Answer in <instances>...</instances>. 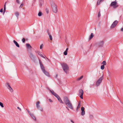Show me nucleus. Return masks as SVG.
<instances>
[{"label": "nucleus", "mask_w": 123, "mask_h": 123, "mask_svg": "<svg viewBox=\"0 0 123 123\" xmlns=\"http://www.w3.org/2000/svg\"><path fill=\"white\" fill-rule=\"evenodd\" d=\"M104 0H98L97 3V5H99L100 3L103 1Z\"/></svg>", "instance_id": "nucleus-22"}, {"label": "nucleus", "mask_w": 123, "mask_h": 123, "mask_svg": "<svg viewBox=\"0 0 123 123\" xmlns=\"http://www.w3.org/2000/svg\"><path fill=\"white\" fill-rule=\"evenodd\" d=\"M4 7L6 8V5L5 4L4 6Z\"/></svg>", "instance_id": "nucleus-47"}, {"label": "nucleus", "mask_w": 123, "mask_h": 123, "mask_svg": "<svg viewBox=\"0 0 123 123\" xmlns=\"http://www.w3.org/2000/svg\"><path fill=\"white\" fill-rule=\"evenodd\" d=\"M63 101L65 104L68 108L71 109H73V107L72 104L67 97H64Z\"/></svg>", "instance_id": "nucleus-1"}, {"label": "nucleus", "mask_w": 123, "mask_h": 123, "mask_svg": "<svg viewBox=\"0 0 123 123\" xmlns=\"http://www.w3.org/2000/svg\"><path fill=\"white\" fill-rule=\"evenodd\" d=\"M68 107L67 106H66V108L67 109V110H68V111H69V109L68 108Z\"/></svg>", "instance_id": "nucleus-43"}, {"label": "nucleus", "mask_w": 123, "mask_h": 123, "mask_svg": "<svg viewBox=\"0 0 123 123\" xmlns=\"http://www.w3.org/2000/svg\"><path fill=\"white\" fill-rule=\"evenodd\" d=\"M101 16V13L99 11L98 14V17H99Z\"/></svg>", "instance_id": "nucleus-36"}, {"label": "nucleus", "mask_w": 123, "mask_h": 123, "mask_svg": "<svg viewBox=\"0 0 123 123\" xmlns=\"http://www.w3.org/2000/svg\"><path fill=\"white\" fill-rule=\"evenodd\" d=\"M5 12H4V11H3V14L4 15L5 13Z\"/></svg>", "instance_id": "nucleus-49"}, {"label": "nucleus", "mask_w": 123, "mask_h": 123, "mask_svg": "<svg viewBox=\"0 0 123 123\" xmlns=\"http://www.w3.org/2000/svg\"><path fill=\"white\" fill-rule=\"evenodd\" d=\"M47 33L48 35H49L50 39L51 40H52V36L50 34L49 31H47Z\"/></svg>", "instance_id": "nucleus-17"}, {"label": "nucleus", "mask_w": 123, "mask_h": 123, "mask_svg": "<svg viewBox=\"0 0 123 123\" xmlns=\"http://www.w3.org/2000/svg\"><path fill=\"white\" fill-rule=\"evenodd\" d=\"M6 2L5 4V5H6Z\"/></svg>", "instance_id": "nucleus-50"}, {"label": "nucleus", "mask_w": 123, "mask_h": 123, "mask_svg": "<svg viewBox=\"0 0 123 123\" xmlns=\"http://www.w3.org/2000/svg\"><path fill=\"white\" fill-rule=\"evenodd\" d=\"M104 68V65H102L101 66V69L102 70H103Z\"/></svg>", "instance_id": "nucleus-26"}, {"label": "nucleus", "mask_w": 123, "mask_h": 123, "mask_svg": "<svg viewBox=\"0 0 123 123\" xmlns=\"http://www.w3.org/2000/svg\"><path fill=\"white\" fill-rule=\"evenodd\" d=\"M5 86L6 88L9 89L11 92H13L12 89L11 87L8 83L6 82V83L5 84Z\"/></svg>", "instance_id": "nucleus-6"}, {"label": "nucleus", "mask_w": 123, "mask_h": 123, "mask_svg": "<svg viewBox=\"0 0 123 123\" xmlns=\"http://www.w3.org/2000/svg\"><path fill=\"white\" fill-rule=\"evenodd\" d=\"M121 31H123V28L121 29Z\"/></svg>", "instance_id": "nucleus-44"}, {"label": "nucleus", "mask_w": 123, "mask_h": 123, "mask_svg": "<svg viewBox=\"0 0 123 123\" xmlns=\"http://www.w3.org/2000/svg\"><path fill=\"white\" fill-rule=\"evenodd\" d=\"M17 108H18V109H19L20 110V111H21V108H20L19 107H17Z\"/></svg>", "instance_id": "nucleus-38"}, {"label": "nucleus", "mask_w": 123, "mask_h": 123, "mask_svg": "<svg viewBox=\"0 0 123 123\" xmlns=\"http://www.w3.org/2000/svg\"><path fill=\"white\" fill-rule=\"evenodd\" d=\"M40 102L39 101L37 102L36 103V106L37 109L41 111H43V108L41 107L39 105Z\"/></svg>", "instance_id": "nucleus-7"}, {"label": "nucleus", "mask_w": 123, "mask_h": 123, "mask_svg": "<svg viewBox=\"0 0 123 123\" xmlns=\"http://www.w3.org/2000/svg\"><path fill=\"white\" fill-rule=\"evenodd\" d=\"M122 104L123 105V103H122Z\"/></svg>", "instance_id": "nucleus-51"}, {"label": "nucleus", "mask_w": 123, "mask_h": 123, "mask_svg": "<svg viewBox=\"0 0 123 123\" xmlns=\"http://www.w3.org/2000/svg\"><path fill=\"white\" fill-rule=\"evenodd\" d=\"M14 14L17 17V18H18V16L19 15V12H15Z\"/></svg>", "instance_id": "nucleus-19"}, {"label": "nucleus", "mask_w": 123, "mask_h": 123, "mask_svg": "<svg viewBox=\"0 0 123 123\" xmlns=\"http://www.w3.org/2000/svg\"><path fill=\"white\" fill-rule=\"evenodd\" d=\"M39 63H40V64L41 68L42 71L43 72V71H44L45 70L44 67L43 66L42 63L40 61L39 62Z\"/></svg>", "instance_id": "nucleus-13"}, {"label": "nucleus", "mask_w": 123, "mask_h": 123, "mask_svg": "<svg viewBox=\"0 0 123 123\" xmlns=\"http://www.w3.org/2000/svg\"><path fill=\"white\" fill-rule=\"evenodd\" d=\"M68 49V48H67L65 51L67 52Z\"/></svg>", "instance_id": "nucleus-45"}, {"label": "nucleus", "mask_w": 123, "mask_h": 123, "mask_svg": "<svg viewBox=\"0 0 123 123\" xmlns=\"http://www.w3.org/2000/svg\"><path fill=\"white\" fill-rule=\"evenodd\" d=\"M59 101L61 103L63 104V102H62V100L60 98V97L58 96L57 98Z\"/></svg>", "instance_id": "nucleus-14"}, {"label": "nucleus", "mask_w": 123, "mask_h": 123, "mask_svg": "<svg viewBox=\"0 0 123 123\" xmlns=\"http://www.w3.org/2000/svg\"><path fill=\"white\" fill-rule=\"evenodd\" d=\"M83 76H82L80 78L78 79L77 80H81L83 78Z\"/></svg>", "instance_id": "nucleus-29"}, {"label": "nucleus", "mask_w": 123, "mask_h": 123, "mask_svg": "<svg viewBox=\"0 0 123 123\" xmlns=\"http://www.w3.org/2000/svg\"><path fill=\"white\" fill-rule=\"evenodd\" d=\"M118 23V22L117 20H116L112 24L111 26V28H113L115 27L117 25Z\"/></svg>", "instance_id": "nucleus-8"}, {"label": "nucleus", "mask_w": 123, "mask_h": 123, "mask_svg": "<svg viewBox=\"0 0 123 123\" xmlns=\"http://www.w3.org/2000/svg\"><path fill=\"white\" fill-rule=\"evenodd\" d=\"M31 116L33 120L36 121V119L34 115L33 114Z\"/></svg>", "instance_id": "nucleus-21"}, {"label": "nucleus", "mask_w": 123, "mask_h": 123, "mask_svg": "<svg viewBox=\"0 0 123 123\" xmlns=\"http://www.w3.org/2000/svg\"><path fill=\"white\" fill-rule=\"evenodd\" d=\"M42 13L41 12H39L38 14V15L39 16H40L42 15Z\"/></svg>", "instance_id": "nucleus-30"}, {"label": "nucleus", "mask_w": 123, "mask_h": 123, "mask_svg": "<svg viewBox=\"0 0 123 123\" xmlns=\"http://www.w3.org/2000/svg\"><path fill=\"white\" fill-rule=\"evenodd\" d=\"M6 11V8L4 7L3 11H4V12H5Z\"/></svg>", "instance_id": "nucleus-42"}, {"label": "nucleus", "mask_w": 123, "mask_h": 123, "mask_svg": "<svg viewBox=\"0 0 123 123\" xmlns=\"http://www.w3.org/2000/svg\"><path fill=\"white\" fill-rule=\"evenodd\" d=\"M28 114L30 115V116L32 114L28 110H27Z\"/></svg>", "instance_id": "nucleus-31"}, {"label": "nucleus", "mask_w": 123, "mask_h": 123, "mask_svg": "<svg viewBox=\"0 0 123 123\" xmlns=\"http://www.w3.org/2000/svg\"><path fill=\"white\" fill-rule=\"evenodd\" d=\"M102 64H103V65H105L106 64V62L105 61H104L102 63Z\"/></svg>", "instance_id": "nucleus-25"}, {"label": "nucleus", "mask_w": 123, "mask_h": 123, "mask_svg": "<svg viewBox=\"0 0 123 123\" xmlns=\"http://www.w3.org/2000/svg\"><path fill=\"white\" fill-rule=\"evenodd\" d=\"M64 54L65 55H67V52L66 51H65L64 52Z\"/></svg>", "instance_id": "nucleus-32"}, {"label": "nucleus", "mask_w": 123, "mask_h": 123, "mask_svg": "<svg viewBox=\"0 0 123 123\" xmlns=\"http://www.w3.org/2000/svg\"><path fill=\"white\" fill-rule=\"evenodd\" d=\"M39 55L41 57L44 58V57L42 55L41 53L39 54Z\"/></svg>", "instance_id": "nucleus-35"}, {"label": "nucleus", "mask_w": 123, "mask_h": 123, "mask_svg": "<svg viewBox=\"0 0 123 123\" xmlns=\"http://www.w3.org/2000/svg\"><path fill=\"white\" fill-rule=\"evenodd\" d=\"M49 101L50 102H53V101H52V100H51V99H49Z\"/></svg>", "instance_id": "nucleus-40"}, {"label": "nucleus", "mask_w": 123, "mask_h": 123, "mask_svg": "<svg viewBox=\"0 0 123 123\" xmlns=\"http://www.w3.org/2000/svg\"><path fill=\"white\" fill-rule=\"evenodd\" d=\"M94 36V35L93 34V33H91L90 36L89 37V39H92L93 37Z\"/></svg>", "instance_id": "nucleus-24"}, {"label": "nucleus", "mask_w": 123, "mask_h": 123, "mask_svg": "<svg viewBox=\"0 0 123 123\" xmlns=\"http://www.w3.org/2000/svg\"><path fill=\"white\" fill-rule=\"evenodd\" d=\"M23 6V4H21V5H20V6L19 7H22V6Z\"/></svg>", "instance_id": "nucleus-41"}, {"label": "nucleus", "mask_w": 123, "mask_h": 123, "mask_svg": "<svg viewBox=\"0 0 123 123\" xmlns=\"http://www.w3.org/2000/svg\"><path fill=\"white\" fill-rule=\"evenodd\" d=\"M25 39L24 38H23L22 39V41L23 43H25Z\"/></svg>", "instance_id": "nucleus-34"}, {"label": "nucleus", "mask_w": 123, "mask_h": 123, "mask_svg": "<svg viewBox=\"0 0 123 123\" xmlns=\"http://www.w3.org/2000/svg\"><path fill=\"white\" fill-rule=\"evenodd\" d=\"M104 41H101L98 43V45L99 47H102L104 44Z\"/></svg>", "instance_id": "nucleus-11"}, {"label": "nucleus", "mask_w": 123, "mask_h": 123, "mask_svg": "<svg viewBox=\"0 0 123 123\" xmlns=\"http://www.w3.org/2000/svg\"><path fill=\"white\" fill-rule=\"evenodd\" d=\"M0 105L2 108H3L4 107L3 104L0 102Z\"/></svg>", "instance_id": "nucleus-27"}, {"label": "nucleus", "mask_w": 123, "mask_h": 123, "mask_svg": "<svg viewBox=\"0 0 123 123\" xmlns=\"http://www.w3.org/2000/svg\"><path fill=\"white\" fill-rule=\"evenodd\" d=\"M103 78V76H102L98 79L96 83V86H98L101 83Z\"/></svg>", "instance_id": "nucleus-5"}, {"label": "nucleus", "mask_w": 123, "mask_h": 123, "mask_svg": "<svg viewBox=\"0 0 123 123\" xmlns=\"http://www.w3.org/2000/svg\"><path fill=\"white\" fill-rule=\"evenodd\" d=\"M79 94L80 95V97L82 99H83V91L82 89L80 90L79 91Z\"/></svg>", "instance_id": "nucleus-9"}, {"label": "nucleus", "mask_w": 123, "mask_h": 123, "mask_svg": "<svg viewBox=\"0 0 123 123\" xmlns=\"http://www.w3.org/2000/svg\"><path fill=\"white\" fill-rule=\"evenodd\" d=\"M84 108L83 107H81V115L82 116H84L85 114V112L84 111Z\"/></svg>", "instance_id": "nucleus-10"}, {"label": "nucleus", "mask_w": 123, "mask_h": 123, "mask_svg": "<svg viewBox=\"0 0 123 123\" xmlns=\"http://www.w3.org/2000/svg\"><path fill=\"white\" fill-rule=\"evenodd\" d=\"M3 12V8H1L0 10V12Z\"/></svg>", "instance_id": "nucleus-37"}, {"label": "nucleus", "mask_w": 123, "mask_h": 123, "mask_svg": "<svg viewBox=\"0 0 123 123\" xmlns=\"http://www.w3.org/2000/svg\"><path fill=\"white\" fill-rule=\"evenodd\" d=\"M51 6L53 12L56 13L57 11V6L55 3L53 2L51 3Z\"/></svg>", "instance_id": "nucleus-3"}, {"label": "nucleus", "mask_w": 123, "mask_h": 123, "mask_svg": "<svg viewBox=\"0 0 123 123\" xmlns=\"http://www.w3.org/2000/svg\"><path fill=\"white\" fill-rule=\"evenodd\" d=\"M26 45L27 48L28 49L31 48V47L29 43H26Z\"/></svg>", "instance_id": "nucleus-20"}, {"label": "nucleus", "mask_w": 123, "mask_h": 123, "mask_svg": "<svg viewBox=\"0 0 123 123\" xmlns=\"http://www.w3.org/2000/svg\"><path fill=\"white\" fill-rule=\"evenodd\" d=\"M71 122L72 123H74V121H72V120H71Z\"/></svg>", "instance_id": "nucleus-46"}, {"label": "nucleus", "mask_w": 123, "mask_h": 123, "mask_svg": "<svg viewBox=\"0 0 123 123\" xmlns=\"http://www.w3.org/2000/svg\"><path fill=\"white\" fill-rule=\"evenodd\" d=\"M13 42L15 44L16 46L17 47L19 48V45L18 43L16 42L15 40H13Z\"/></svg>", "instance_id": "nucleus-15"}, {"label": "nucleus", "mask_w": 123, "mask_h": 123, "mask_svg": "<svg viewBox=\"0 0 123 123\" xmlns=\"http://www.w3.org/2000/svg\"><path fill=\"white\" fill-rule=\"evenodd\" d=\"M80 106H81V103H80V102L78 104V105L77 108V109H76V111H78V110L79 109V108H80Z\"/></svg>", "instance_id": "nucleus-18"}, {"label": "nucleus", "mask_w": 123, "mask_h": 123, "mask_svg": "<svg viewBox=\"0 0 123 123\" xmlns=\"http://www.w3.org/2000/svg\"><path fill=\"white\" fill-rule=\"evenodd\" d=\"M40 6H41L42 5V4H41V3H40Z\"/></svg>", "instance_id": "nucleus-48"}, {"label": "nucleus", "mask_w": 123, "mask_h": 123, "mask_svg": "<svg viewBox=\"0 0 123 123\" xmlns=\"http://www.w3.org/2000/svg\"><path fill=\"white\" fill-rule=\"evenodd\" d=\"M30 56L31 59H33L34 58V55L32 53L30 54Z\"/></svg>", "instance_id": "nucleus-23"}, {"label": "nucleus", "mask_w": 123, "mask_h": 123, "mask_svg": "<svg viewBox=\"0 0 123 123\" xmlns=\"http://www.w3.org/2000/svg\"><path fill=\"white\" fill-rule=\"evenodd\" d=\"M110 6H113V7L114 8H116L118 7V6L117 5V0H116L112 2L110 5Z\"/></svg>", "instance_id": "nucleus-4"}, {"label": "nucleus", "mask_w": 123, "mask_h": 123, "mask_svg": "<svg viewBox=\"0 0 123 123\" xmlns=\"http://www.w3.org/2000/svg\"><path fill=\"white\" fill-rule=\"evenodd\" d=\"M16 2L18 3H20L19 1V0H16Z\"/></svg>", "instance_id": "nucleus-39"}, {"label": "nucleus", "mask_w": 123, "mask_h": 123, "mask_svg": "<svg viewBox=\"0 0 123 123\" xmlns=\"http://www.w3.org/2000/svg\"><path fill=\"white\" fill-rule=\"evenodd\" d=\"M61 65L63 70L65 73H67L69 69V68L68 65L64 63H63L61 64Z\"/></svg>", "instance_id": "nucleus-2"}, {"label": "nucleus", "mask_w": 123, "mask_h": 123, "mask_svg": "<svg viewBox=\"0 0 123 123\" xmlns=\"http://www.w3.org/2000/svg\"><path fill=\"white\" fill-rule=\"evenodd\" d=\"M50 91L52 94L56 98L58 96V95L56 93H55L53 91H52L51 90H50Z\"/></svg>", "instance_id": "nucleus-12"}, {"label": "nucleus", "mask_w": 123, "mask_h": 123, "mask_svg": "<svg viewBox=\"0 0 123 123\" xmlns=\"http://www.w3.org/2000/svg\"><path fill=\"white\" fill-rule=\"evenodd\" d=\"M43 72L46 75L48 76H49V74L48 72H46L45 70Z\"/></svg>", "instance_id": "nucleus-16"}, {"label": "nucleus", "mask_w": 123, "mask_h": 123, "mask_svg": "<svg viewBox=\"0 0 123 123\" xmlns=\"http://www.w3.org/2000/svg\"><path fill=\"white\" fill-rule=\"evenodd\" d=\"M89 118L90 119H92L93 118V116L92 115H90L89 116Z\"/></svg>", "instance_id": "nucleus-28"}, {"label": "nucleus", "mask_w": 123, "mask_h": 123, "mask_svg": "<svg viewBox=\"0 0 123 123\" xmlns=\"http://www.w3.org/2000/svg\"><path fill=\"white\" fill-rule=\"evenodd\" d=\"M43 46V44H42L40 46V49H42V48Z\"/></svg>", "instance_id": "nucleus-33"}]
</instances>
